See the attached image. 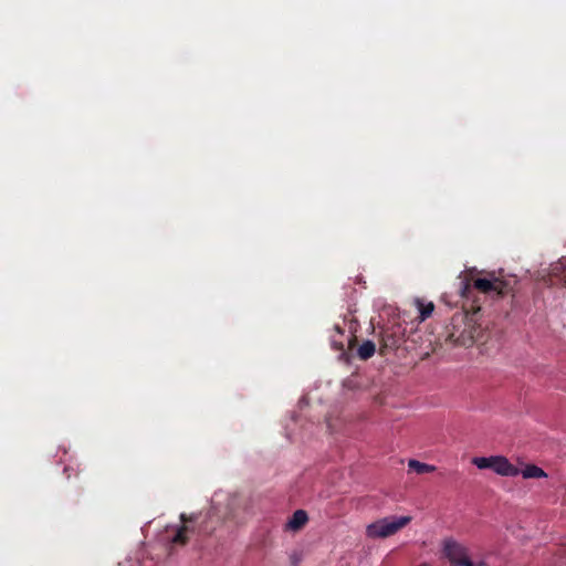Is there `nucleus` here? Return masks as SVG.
<instances>
[{
  "label": "nucleus",
  "instance_id": "obj_8",
  "mask_svg": "<svg viewBox=\"0 0 566 566\" xmlns=\"http://www.w3.org/2000/svg\"><path fill=\"white\" fill-rule=\"evenodd\" d=\"M376 345L371 340H365L357 349V355L361 360H367L374 356Z\"/></svg>",
  "mask_w": 566,
  "mask_h": 566
},
{
  "label": "nucleus",
  "instance_id": "obj_3",
  "mask_svg": "<svg viewBox=\"0 0 566 566\" xmlns=\"http://www.w3.org/2000/svg\"><path fill=\"white\" fill-rule=\"evenodd\" d=\"M411 522L410 516H388L380 518L366 528V534L370 538H386L407 526Z\"/></svg>",
  "mask_w": 566,
  "mask_h": 566
},
{
  "label": "nucleus",
  "instance_id": "obj_4",
  "mask_svg": "<svg viewBox=\"0 0 566 566\" xmlns=\"http://www.w3.org/2000/svg\"><path fill=\"white\" fill-rule=\"evenodd\" d=\"M180 520L184 524L177 530L171 544L184 546L188 543L189 534L193 533V527L189 523L195 522V516L187 517L186 514H181Z\"/></svg>",
  "mask_w": 566,
  "mask_h": 566
},
{
  "label": "nucleus",
  "instance_id": "obj_12",
  "mask_svg": "<svg viewBox=\"0 0 566 566\" xmlns=\"http://www.w3.org/2000/svg\"><path fill=\"white\" fill-rule=\"evenodd\" d=\"M494 457H476L472 460L473 464L479 469H492Z\"/></svg>",
  "mask_w": 566,
  "mask_h": 566
},
{
  "label": "nucleus",
  "instance_id": "obj_2",
  "mask_svg": "<svg viewBox=\"0 0 566 566\" xmlns=\"http://www.w3.org/2000/svg\"><path fill=\"white\" fill-rule=\"evenodd\" d=\"M442 554L450 566H486L484 560L473 562L469 548L452 537L443 539Z\"/></svg>",
  "mask_w": 566,
  "mask_h": 566
},
{
  "label": "nucleus",
  "instance_id": "obj_10",
  "mask_svg": "<svg viewBox=\"0 0 566 566\" xmlns=\"http://www.w3.org/2000/svg\"><path fill=\"white\" fill-rule=\"evenodd\" d=\"M417 306L419 310V318L421 322L430 317L434 310V305L432 302L423 303L422 301L417 300Z\"/></svg>",
  "mask_w": 566,
  "mask_h": 566
},
{
  "label": "nucleus",
  "instance_id": "obj_13",
  "mask_svg": "<svg viewBox=\"0 0 566 566\" xmlns=\"http://www.w3.org/2000/svg\"><path fill=\"white\" fill-rule=\"evenodd\" d=\"M335 331H336L338 334L343 335V329H342L339 326H335Z\"/></svg>",
  "mask_w": 566,
  "mask_h": 566
},
{
  "label": "nucleus",
  "instance_id": "obj_7",
  "mask_svg": "<svg viewBox=\"0 0 566 566\" xmlns=\"http://www.w3.org/2000/svg\"><path fill=\"white\" fill-rule=\"evenodd\" d=\"M308 521L307 513L303 510H297L293 513L291 520L287 523L290 530H301Z\"/></svg>",
  "mask_w": 566,
  "mask_h": 566
},
{
  "label": "nucleus",
  "instance_id": "obj_6",
  "mask_svg": "<svg viewBox=\"0 0 566 566\" xmlns=\"http://www.w3.org/2000/svg\"><path fill=\"white\" fill-rule=\"evenodd\" d=\"M400 345V337L391 329H385L381 334L379 353L385 355L387 350L398 348Z\"/></svg>",
  "mask_w": 566,
  "mask_h": 566
},
{
  "label": "nucleus",
  "instance_id": "obj_11",
  "mask_svg": "<svg viewBox=\"0 0 566 566\" xmlns=\"http://www.w3.org/2000/svg\"><path fill=\"white\" fill-rule=\"evenodd\" d=\"M409 468L417 472L418 474L433 472L436 468L433 465L422 463L418 460H410L408 463Z\"/></svg>",
  "mask_w": 566,
  "mask_h": 566
},
{
  "label": "nucleus",
  "instance_id": "obj_9",
  "mask_svg": "<svg viewBox=\"0 0 566 566\" xmlns=\"http://www.w3.org/2000/svg\"><path fill=\"white\" fill-rule=\"evenodd\" d=\"M522 476L524 479H538V478H544L546 476V473L544 472L543 469H541L539 467L535 465V464H528L526 465L522 471Z\"/></svg>",
  "mask_w": 566,
  "mask_h": 566
},
{
  "label": "nucleus",
  "instance_id": "obj_1",
  "mask_svg": "<svg viewBox=\"0 0 566 566\" xmlns=\"http://www.w3.org/2000/svg\"><path fill=\"white\" fill-rule=\"evenodd\" d=\"M513 291V286L510 281H505L491 274L489 277H479L472 282L464 279L461 282V294L464 298H473L471 310L472 315L478 313L481 307L476 305L475 292L481 293L491 298H502ZM452 331L449 333V338L455 345L469 347L481 334L480 327L476 326L473 316L468 314L454 315L451 322Z\"/></svg>",
  "mask_w": 566,
  "mask_h": 566
},
{
  "label": "nucleus",
  "instance_id": "obj_5",
  "mask_svg": "<svg viewBox=\"0 0 566 566\" xmlns=\"http://www.w3.org/2000/svg\"><path fill=\"white\" fill-rule=\"evenodd\" d=\"M492 470L503 476H516L520 470L504 457H494Z\"/></svg>",
  "mask_w": 566,
  "mask_h": 566
}]
</instances>
